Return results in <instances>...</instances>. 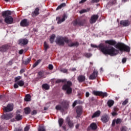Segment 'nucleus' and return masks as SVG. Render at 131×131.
<instances>
[{"label": "nucleus", "mask_w": 131, "mask_h": 131, "mask_svg": "<svg viewBox=\"0 0 131 131\" xmlns=\"http://www.w3.org/2000/svg\"><path fill=\"white\" fill-rule=\"evenodd\" d=\"M92 48H99L100 51L102 52L104 55H110V56H116L118 54V50H116L113 47H105L104 44H100L99 46L97 45L91 44Z\"/></svg>", "instance_id": "nucleus-1"}, {"label": "nucleus", "mask_w": 131, "mask_h": 131, "mask_svg": "<svg viewBox=\"0 0 131 131\" xmlns=\"http://www.w3.org/2000/svg\"><path fill=\"white\" fill-rule=\"evenodd\" d=\"M12 12L10 10H7L2 12V16L4 18V21L7 24H12L14 22L13 17L11 16Z\"/></svg>", "instance_id": "nucleus-2"}, {"label": "nucleus", "mask_w": 131, "mask_h": 131, "mask_svg": "<svg viewBox=\"0 0 131 131\" xmlns=\"http://www.w3.org/2000/svg\"><path fill=\"white\" fill-rule=\"evenodd\" d=\"M69 107V102L67 100H63L61 103V105H57L55 107L56 110H59L61 112H64V110L68 109Z\"/></svg>", "instance_id": "nucleus-3"}, {"label": "nucleus", "mask_w": 131, "mask_h": 131, "mask_svg": "<svg viewBox=\"0 0 131 131\" xmlns=\"http://www.w3.org/2000/svg\"><path fill=\"white\" fill-rule=\"evenodd\" d=\"M116 49H118L121 52H130V48L129 47L125 45V44L123 43H118L116 45Z\"/></svg>", "instance_id": "nucleus-4"}, {"label": "nucleus", "mask_w": 131, "mask_h": 131, "mask_svg": "<svg viewBox=\"0 0 131 131\" xmlns=\"http://www.w3.org/2000/svg\"><path fill=\"white\" fill-rule=\"evenodd\" d=\"M55 42L57 45H58V46H64V42L68 43L69 40L66 37L58 36L56 38Z\"/></svg>", "instance_id": "nucleus-5"}, {"label": "nucleus", "mask_w": 131, "mask_h": 131, "mask_svg": "<svg viewBox=\"0 0 131 131\" xmlns=\"http://www.w3.org/2000/svg\"><path fill=\"white\" fill-rule=\"evenodd\" d=\"M72 85V83L71 81H68L67 83L64 84L62 86V90L63 91H67V94L68 95H70L72 93V88L71 86Z\"/></svg>", "instance_id": "nucleus-6"}, {"label": "nucleus", "mask_w": 131, "mask_h": 131, "mask_svg": "<svg viewBox=\"0 0 131 131\" xmlns=\"http://www.w3.org/2000/svg\"><path fill=\"white\" fill-rule=\"evenodd\" d=\"M67 19V15L65 14H63L62 17L61 18V16H58L56 17V21H57V24H61L62 22H64L65 20Z\"/></svg>", "instance_id": "nucleus-7"}, {"label": "nucleus", "mask_w": 131, "mask_h": 131, "mask_svg": "<svg viewBox=\"0 0 131 131\" xmlns=\"http://www.w3.org/2000/svg\"><path fill=\"white\" fill-rule=\"evenodd\" d=\"M93 94L95 96H101V97H107L108 94L106 92H103L102 91H93Z\"/></svg>", "instance_id": "nucleus-8"}, {"label": "nucleus", "mask_w": 131, "mask_h": 131, "mask_svg": "<svg viewBox=\"0 0 131 131\" xmlns=\"http://www.w3.org/2000/svg\"><path fill=\"white\" fill-rule=\"evenodd\" d=\"M13 108H14V106H13V104H8L6 107V106L3 107V110L5 112H10L13 110Z\"/></svg>", "instance_id": "nucleus-9"}, {"label": "nucleus", "mask_w": 131, "mask_h": 131, "mask_svg": "<svg viewBox=\"0 0 131 131\" xmlns=\"http://www.w3.org/2000/svg\"><path fill=\"white\" fill-rule=\"evenodd\" d=\"M84 23H85V19H83L82 20L78 19L74 21L73 25L75 26L79 25V26H82L84 25Z\"/></svg>", "instance_id": "nucleus-10"}, {"label": "nucleus", "mask_w": 131, "mask_h": 131, "mask_svg": "<svg viewBox=\"0 0 131 131\" xmlns=\"http://www.w3.org/2000/svg\"><path fill=\"white\" fill-rule=\"evenodd\" d=\"M98 19H99V15L98 14L92 15L90 20L91 24H94V23H96V21H97Z\"/></svg>", "instance_id": "nucleus-11"}, {"label": "nucleus", "mask_w": 131, "mask_h": 131, "mask_svg": "<svg viewBox=\"0 0 131 131\" xmlns=\"http://www.w3.org/2000/svg\"><path fill=\"white\" fill-rule=\"evenodd\" d=\"M109 119H110L109 116L107 114H104L102 115L101 118V121L103 123H106V122H108V121H109Z\"/></svg>", "instance_id": "nucleus-12"}, {"label": "nucleus", "mask_w": 131, "mask_h": 131, "mask_svg": "<svg viewBox=\"0 0 131 131\" xmlns=\"http://www.w3.org/2000/svg\"><path fill=\"white\" fill-rule=\"evenodd\" d=\"M28 40L26 38L20 39L18 40V45L20 46H26L28 43Z\"/></svg>", "instance_id": "nucleus-13"}, {"label": "nucleus", "mask_w": 131, "mask_h": 131, "mask_svg": "<svg viewBox=\"0 0 131 131\" xmlns=\"http://www.w3.org/2000/svg\"><path fill=\"white\" fill-rule=\"evenodd\" d=\"M20 25L22 27H26L29 26V22L27 19H24L20 21Z\"/></svg>", "instance_id": "nucleus-14"}, {"label": "nucleus", "mask_w": 131, "mask_h": 131, "mask_svg": "<svg viewBox=\"0 0 131 131\" xmlns=\"http://www.w3.org/2000/svg\"><path fill=\"white\" fill-rule=\"evenodd\" d=\"M66 122L68 124L70 128H73V126H74V124L73 123V121L70 120V118L68 117L66 119Z\"/></svg>", "instance_id": "nucleus-15"}, {"label": "nucleus", "mask_w": 131, "mask_h": 131, "mask_svg": "<svg viewBox=\"0 0 131 131\" xmlns=\"http://www.w3.org/2000/svg\"><path fill=\"white\" fill-rule=\"evenodd\" d=\"M98 76V71L96 70H94L92 74L89 77V79L94 80L96 79V77Z\"/></svg>", "instance_id": "nucleus-16"}, {"label": "nucleus", "mask_w": 131, "mask_h": 131, "mask_svg": "<svg viewBox=\"0 0 131 131\" xmlns=\"http://www.w3.org/2000/svg\"><path fill=\"white\" fill-rule=\"evenodd\" d=\"M76 113L77 114V117H79L82 113V107L77 106L76 109Z\"/></svg>", "instance_id": "nucleus-17"}, {"label": "nucleus", "mask_w": 131, "mask_h": 131, "mask_svg": "<svg viewBox=\"0 0 131 131\" xmlns=\"http://www.w3.org/2000/svg\"><path fill=\"white\" fill-rule=\"evenodd\" d=\"M120 24L121 25H122L124 27H126V26H128L130 23L128 20H121L120 21Z\"/></svg>", "instance_id": "nucleus-18"}, {"label": "nucleus", "mask_w": 131, "mask_h": 131, "mask_svg": "<svg viewBox=\"0 0 131 131\" xmlns=\"http://www.w3.org/2000/svg\"><path fill=\"white\" fill-rule=\"evenodd\" d=\"M122 121V120L120 119L113 120L112 125V126H114V125H115V123H116V124H119L121 123Z\"/></svg>", "instance_id": "nucleus-19"}, {"label": "nucleus", "mask_w": 131, "mask_h": 131, "mask_svg": "<svg viewBox=\"0 0 131 131\" xmlns=\"http://www.w3.org/2000/svg\"><path fill=\"white\" fill-rule=\"evenodd\" d=\"M39 14V8L38 7H37L35 8L34 12L32 13V15L33 17H34V16H37Z\"/></svg>", "instance_id": "nucleus-20"}, {"label": "nucleus", "mask_w": 131, "mask_h": 131, "mask_svg": "<svg viewBox=\"0 0 131 131\" xmlns=\"http://www.w3.org/2000/svg\"><path fill=\"white\" fill-rule=\"evenodd\" d=\"M68 43L69 47H70L71 48H72V47H78L79 45L78 42H70V40Z\"/></svg>", "instance_id": "nucleus-21"}, {"label": "nucleus", "mask_w": 131, "mask_h": 131, "mask_svg": "<svg viewBox=\"0 0 131 131\" xmlns=\"http://www.w3.org/2000/svg\"><path fill=\"white\" fill-rule=\"evenodd\" d=\"M77 79H78L79 82H83V81H84V80H85V76H84L83 75H79Z\"/></svg>", "instance_id": "nucleus-22"}, {"label": "nucleus", "mask_w": 131, "mask_h": 131, "mask_svg": "<svg viewBox=\"0 0 131 131\" xmlns=\"http://www.w3.org/2000/svg\"><path fill=\"white\" fill-rule=\"evenodd\" d=\"M9 48L8 45H3L0 47V52H6L8 51Z\"/></svg>", "instance_id": "nucleus-23"}, {"label": "nucleus", "mask_w": 131, "mask_h": 131, "mask_svg": "<svg viewBox=\"0 0 131 131\" xmlns=\"http://www.w3.org/2000/svg\"><path fill=\"white\" fill-rule=\"evenodd\" d=\"M13 114H7L6 115L4 116V119L6 120H9V119H11L13 117Z\"/></svg>", "instance_id": "nucleus-24"}, {"label": "nucleus", "mask_w": 131, "mask_h": 131, "mask_svg": "<svg viewBox=\"0 0 131 131\" xmlns=\"http://www.w3.org/2000/svg\"><path fill=\"white\" fill-rule=\"evenodd\" d=\"M105 43H108L111 46H115L116 45V41L113 40H110L105 41Z\"/></svg>", "instance_id": "nucleus-25"}, {"label": "nucleus", "mask_w": 131, "mask_h": 131, "mask_svg": "<svg viewBox=\"0 0 131 131\" xmlns=\"http://www.w3.org/2000/svg\"><path fill=\"white\" fill-rule=\"evenodd\" d=\"M101 115V111H97L92 116V118H95V117H99Z\"/></svg>", "instance_id": "nucleus-26"}, {"label": "nucleus", "mask_w": 131, "mask_h": 131, "mask_svg": "<svg viewBox=\"0 0 131 131\" xmlns=\"http://www.w3.org/2000/svg\"><path fill=\"white\" fill-rule=\"evenodd\" d=\"M55 38H56V35L52 34L50 36V43H54Z\"/></svg>", "instance_id": "nucleus-27"}, {"label": "nucleus", "mask_w": 131, "mask_h": 131, "mask_svg": "<svg viewBox=\"0 0 131 131\" xmlns=\"http://www.w3.org/2000/svg\"><path fill=\"white\" fill-rule=\"evenodd\" d=\"M90 126L91 129L93 130H95V129L97 128V124L95 123H92L91 124Z\"/></svg>", "instance_id": "nucleus-28"}, {"label": "nucleus", "mask_w": 131, "mask_h": 131, "mask_svg": "<svg viewBox=\"0 0 131 131\" xmlns=\"http://www.w3.org/2000/svg\"><path fill=\"white\" fill-rule=\"evenodd\" d=\"M31 96L29 94H27L25 98V101H26V102H29V101H31Z\"/></svg>", "instance_id": "nucleus-29"}, {"label": "nucleus", "mask_w": 131, "mask_h": 131, "mask_svg": "<svg viewBox=\"0 0 131 131\" xmlns=\"http://www.w3.org/2000/svg\"><path fill=\"white\" fill-rule=\"evenodd\" d=\"M64 7H66V3H62L58 6V7L56 8V11H57V10L61 9L62 8H64Z\"/></svg>", "instance_id": "nucleus-30"}, {"label": "nucleus", "mask_w": 131, "mask_h": 131, "mask_svg": "<svg viewBox=\"0 0 131 131\" xmlns=\"http://www.w3.org/2000/svg\"><path fill=\"white\" fill-rule=\"evenodd\" d=\"M38 75L39 78H45V75L42 72H38Z\"/></svg>", "instance_id": "nucleus-31"}, {"label": "nucleus", "mask_w": 131, "mask_h": 131, "mask_svg": "<svg viewBox=\"0 0 131 131\" xmlns=\"http://www.w3.org/2000/svg\"><path fill=\"white\" fill-rule=\"evenodd\" d=\"M113 104H114V101L112 100H108L107 102V105L109 107L113 106Z\"/></svg>", "instance_id": "nucleus-32"}, {"label": "nucleus", "mask_w": 131, "mask_h": 131, "mask_svg": "<svg viewBox=\"0 0 131 131\" xmlns=\"http://www.w3.org/2000/svg\"><path fill=\"white\" fill-rule=\"evenodd\" d=\"M15 119H16V120L18 121L19 120H21L22 119V115L20 114H17L15 116Z\"/></svg>", "instance_id": "nucleus-33"}, {"label": "nucleus", "mask_w": 131, "mask_h": 131, "mask_svg": "<svg viewBox=\"0 0 131 131\" xmlns=\"http://www.w3.org/2000/svg\"><path fill=\"white\" fill-rule=\"evenodd\" d=\"M64 123V120L62 118H60L58 120V123L59 124V126L60 127H61L63 124V123Z\"/></svg>", "instance_id": "nucleus-34"}, {"label": "nucleus", "mask_w": 131, "mask_h": 131, "mask_svg": "<svg viewBox=\"0 0 131 131\" xmlns=\"http://www.w3.org/2000/svg\"><path fill=\"white\" fill-rule=\"evenodd\" d=\"M128 128L125 126H123L121 127V131H129Z\"/></svg>", "instance_id": "nucleus-35"}, {"label": "nucleus", "mask_w": 131, "mask_h": 131, "mask_svg": "<svg viewBox=\"0 0 131 131\" xmlns=\"http://www.w3.org/2000/svg\"><path fill=\"white\" fill-rule=\"evenodd\" d=\"M30 107H26L25 108V114H29L30 113Z\"/></svg>", "instance_id": "nucleus-36"}, {"label": "nucleus", "mask_w": 131, "mask_h": 131, "mask_svg": "<svg viewBox=\"0 0 131 131\" xmlns=\"http://www.w3.org/2000/svg\"><path fill=\"white\" fill-rule=\"evenodd\" d=\"M17 82V84H18L19 86H23V85H24V81L23 80H19Z\"/></svg>", "instance_id": "nucleus-37"}, {"label": "nucleus", "mask_w": 131, "mask_h": 131, "mask_svg": "<svg viewBox=\"0 0 131 131\" xmlns=\"http://www.w3.org/2000/svg\"><path fill=\"white\" fill-rule=\"evenodd\" d=\"M44 48H45V51H47L48 49L50 48V47L49 46V44H48V43H47V42L46 41L44 42Z\"/></svg>", "instance_id": "nucleus-38"}, {"label": "nucleus", "mask_w": 131, "mask_h": 131, "mask_svg": "<svg viewBox=\"0 0 131 131\" xmlns=\"http://www.w3.org/2000/svg\"><path fill=\"white\" fill-rule=\"evenodd\" d=\"M30 61H31V58L29 57L27 58L25 61H24V64H25V65H27Z\"/></svg>", "instance_id": "nucleus-39"}, {"label": "nucleus", "mask_w": 131, "mask_h": 131, "mask_svg": "<svg viewBox=\"0 0 131 131\" xmlns=\"http://www.w3.org/2000/svg\"><path fill=\"white\" fill-rule=\"evenodd\" d=\"M38 131H46V128L43 126H39L38 128Z\"/></svg>", "instance_id": "nucleus-40"}, {"label": "nucleus", "mask_w": 131, "mask_h": 131, "mask_svg": "<svg viewBox=\"0 0 131 131\" xmlns=\"http://www.w3.org/2000/svg\"><path fill=\"white\" fill-rule=\"evenodd\" d=\"M40 60H37V61L33 65V68L36 67V66H37V65L40 63Z\"/></svg>", "instance_id": "nucleus-41"}, {"label": "nucleus", "mask_w": 131, "mask_h": 131, "mask_svg": "<svg viewBox=\"0 0 131 131\" xmlns=\"http://www.w3.org/2000/svg\"><path fill=\"white\" fill-rule=\"evenodd\" d=\"M42 86L45 89V90H49V89H50V86H49L48 84H44Z\"/></svg>", "instance_id": "nucleus-42"}, {"label": "nucleus", "mask_w": 131, "mask_h": 131, "mask_svg": "<svg viewBox=\"0 0 131 131\" xmlns=\"http://www.w3.org/2000/svg\"><path fill=\"white\" fill-rule=\"evenodd\" d=\"M64 81H66V79H57L56 83H60V82H64Z\"/></svg>", "instance_id": "nucleus-43"}, {"label": "nucleus", "mask_w": 131, "mask_h": 131, "mask_svg": "<svg viewBox=\"0 0 131 131\" xmlns=\"http://www.w3.org/2000/svg\"><path fill=\"white\" fill-rule=\"evenodd\" d=\"M22 78V77L21 76H17L14 78V81L15 82H18L19 81L18 80H20Z\"/></svg>", "instance_id": "nucleus-44"}, {"label": "nucleus", "mask_w": 131, "mask_h": 131, "mask_svg": "<svg viewBox=\"0 0 131 131\" xmlns=\"http://www.w3.org/2000/svg\"><path fill=\"white\" fill-rule=\"evenodd\" d=\"M128 103V99H126L123 102H122V105L123 106H125L126 104Z\"/></svg>", "instance_id": "nucleus-45"}, {"label": "nucleus", "mask_w": 131, "mask_h": 131, "mask_svg": "<svg viewBox=\"0 0 131 131\" xmlns=\"http://www.w3.org/2000/svg\"><path fill=\"white\" fill-rule=\"evenodd\" d=\"M48 68L49 70H53L54 66H53V64H49L48 66Z\"/></svg>", "instance_id": "nucleus-46"}, {"label": "nucleus", "mask_w": 131, "mask_h": 131, "mask_svg": "<svg viewBox=\"0 0 131 131\" xmlns=\"http://www.w3.org/2000/svg\"><path fill=\"white\" fill-rule=\"evenodd\" d=\"M61 72H63V73H67L68 70L66 69H63L60 70Z\"/></svg>", "instance_id": "nucleus-47"}, {"label": "nucleus", "mask_w": 131, "mask_h": 131, "mask_svg": "<svg viewBox=\"0 0 131 131\" xmlns=\"http://www.w3.org/2000/svg\"><path fill=\"white\" fill-rule=\"evenodd\" d=\"M92 56V54L91 53H85V56L86 57V58H90V57Z\"/></svg>", "instance_id": "nucleus-48"}, {"label": "nucleus", "mask_w": 131, "mask_h": 131, "mask_svg": "<svg viewBox=\"0 0 131 131\" xmlns=\"http://www.w3.org/2000/svg\"><path fill=\"white\" fill-rule=\"evenodd\" d=\"M31 114L32 115H35L37 114V112L36 111V110H33Z\"/></svg>", "instance_id": "nucleus-49"}, {"label": "nucleus", "mask_w": 131, "mask_h": 131, "mask_svg": "<svg viewBox=\"0 0 131 131\" xmlns=\"http://www.w3.org/2000/svg\"><path fill=\"white\" fill-rule=\"evenodd\" d=\"M14 89H18L19 88V85L18 84L17 82V83H15L14 84Z\"/></svg>", "instance_id": "nucleus-50"}, {"label": "nucleus", "mask_w": 131, "mask_h": 131, "mask_svg": "<svg viewBox=\"0 0 131 131\" xmlns=\"http://www.w3.org/2000/svg\"><path fill=\"white\" fill-rule=\"evenodd\" d=\"M86 12V10L83 9V10H81L79 12V13H80V14H83V13H85Z\"/></svg>", "instance_id": "nucleus-51"}, {"label": "nucleus", "mask_w": 131, "mask_h": 131, "mask_svg": "<svg viewBox=\"0 0 131 131\" xmlns=\"http://www.w3.org/2000/svg\"><path fill=\"white\" fill-rule=\"evenodd\" d=\"M77 104V101L75 100L74 103H73V107H75L76 106V104Z\"/></svg>", "instance_id": "nucleus-52"}, {"label": "nucleus", "mask_w": 131, "mask_h": 131, "mask_svg": "<svg viewBox=\"0 0 131 131\" xmlns=\"http://www.w3.org/2000/svg\"><path fill=\"white\" fill-rule=\"evenodd\" d=\"M14 131H23L22 129H20L19 128H15Z\"/></svg>", "instance_id": "nucleus-53"}, {"label": "nucleus", "mask_w": 131, "mask_h": 131, "mask_svg": "<svg viewBox=\"0 0 131 131\" xmlns=\"http://www.w3.org/2000/svg\"><path fill=\"white\" fill-rule=\"evenodd\" d=\"M29 126H27L25 127L24 129V131H29Z\"/></svg>", "instance_id": "nucleus-54"}, {"label": "nucleus", "mask_w": 131, "mask_h": 131, "mask_svg": "<svg viewBox=\"0 0 131 131\" xmlns=\"http://www.w3.org/2000/svg\"><path fill=\"white\" fill-rule=\"evenodd\" d=\"M100 0H92L91 3H99Z\"/></svg>", "instance_id": "nucleus-55"}, {"label": "nucleus", "mask_w": 131, "mask_h": 131, "mask_svg": "<svg viewBox=\"0 0 131 131\" xmlns=\"http://www.w3.org/2000/svg\"><path fill=\"white\" fill-rule=\"evenodd\" d=\"M122 63H124L125 62H126V58H124L122 60Z\"/></svg>", "instance_id": "nucleus-56"}, {"label": "nucleus", "mask_w": 131, "mask_h": 131, "mask_svg": "<svg viewBox=\"0 0 131 131\" xmlns=\"http://www.w3.org/2000/svg\"><path fill=\"white\" fill-rule=\"evenodd\" d=\"M23 52H24V50H23V49H21L19 51L18 53L19 55H22V54H23Z\"/></svg>", "instance_id": "nucleus-57"}, {"label": "nucleus", "mask_w": 131, "mask_h": 131, "mask_svg": "<svg viewBox=\"0 0 131 131\" xmlns=\"http://www.w3.org/2000/svg\"><path fill=\"white\" fill-rule=\"evenodd\" d=\"M85 97H86V98H88V97H90V93H89V92H86V93H85Z\"/></svg>", "instance_id": "nucleus-58"}, {"label": "nucleus", "mask_w": 131, "mask_h": 131, "mask_svg": "<svg viewBox=\"0 0 131 131\" xmlns=\"http://www.w3.org/2000/svg\"><path fill=\"white\" fill-rule=\"evenodd\" d=\"M24 72H25V70H24V69L20 70V74H22V73H24Z\"/></svg>", "instance_id": "nucleus-59"}, {"label": "nucleus", "mask_w": 131, "mask_h": 131, "mask_svg": "<svg viewBox=\"0 0 131 131\" xmlns=\"http://www.w3.org/2000/svg\"><path fill=\"white\" fill-rule=\"evenodd\" d=\"M86 2V0H81L79 4H83V3Z\"/></svg>", "instance_id": "nucleus-60"}, {"label": "nucleus", "mask_w": 131, "mask_h": 131, "mask_svg": "<svg viewBox=\"0 0 131 131\" xmlns=\"http://www.w3.org/2000/svg\"><path fill=\"white\" fill-rule=\"evenodd\" d=\"M62 128H63V130L65 131H67V129H66V126H62Z\"/></svg>", "instance_id": "nucleus-61"}, {"label": "nucleus", "mask_w": 131, "mask_h": 131, "mask_svg": "<svg viewBox=\"0 0 131 131\" xmlns=\"http://www.w3.org/2000/svg\"><path fill=\"white\" fill-rule=\"evenodd\" d=\"M9 65H12V64H13V60H10L9 62H8Z\"/></svg>", "instance_id": "nucleus-62"}, {"label": "nucleus", "mask_w": 131, "mask_h": 131, "mask_svg": "<svg viewBox=\"0 0 131 131\" xmlns=\"http://www.w3.org/2000/svg\"><path fill=\"white\" fill-rule=\"evenodd\" d=\"M48 109H49V107H44L45 111H47V110H48Z\"/></svg>", "instance_id": "nucleus-63"}, {"label": "nucleus", "mask_w": 131, "mask_h": 131, "mask_svg": "<svg viewBox=\"0 0 131 131\" xmlns=\"http://www.w3.org/2000/svg\"><path fill=\"white\" fill-rule=\"evenodd\" d=\"M72 71H76V69L75 68H73L72 70H71Z\"/></svg>", "instance_id": "nucleus-64"}]
</instances>
